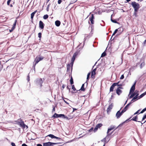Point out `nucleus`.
Here are the masks:
<instances>
[{
	"instance_id": "f257e3e1",
	"label": "nucleus",
	"mask_w": 146,
	"mask_h": 146,
	"mask_svg": "<svg viewBox=\"0 0 146 146\" xmlns=\"http://www.w3.org/2000/svg\"><path fill=\"white\" fill-rule=\"evenodd\" d=\"M93 29V28H88L87 30L86 33H88L89 32H90V33L88 35L86 34L84 35L85 37L84 39V42L85 41L86 39L90 38L92 36L93 34V30H94Z\"/></svg>"
},
{
	"instance_id": "f03ea898",
	"label": "nucleus",
	"mask_w": 146,
	"mask_h": 146,
	"mask_svg": "<svg viewBox=\"0 0 146 146\" xmlns=\"http://www.w3.org/2000/svg\"><path fill=\"white\" fill-rule=\"evenodd\" d=\"M131 4L134 9V11L138 10L140 7V5L139 3H137L135 1L132 2Z\"/></svg>"
},
{
	"instance_id": "7ed1b4c3",
	"label": "nucleus",
	"mask_w": 146,
	"mask_h": 146,
	"mask_svg": "<svg viewBox=\"0 0 146 146\" xmlns=\"http://www.w3.org/2000/svg\"><path fill=\"white\" fill-rule=\"evenodd\" d=\"M43 82V80H42L41 78H37L35 81L36 84L37 86H39L40 87L42 86Z\"/></svg>"
},
{
	"instance_id": "20e7f679",
	"label": "nucleus",
	"mask_w": 146,
	"mask_h": 146,
	"mask_svg": "<svg viewBox=\"0 0 146 146\" xmlns=\"http://www.w3.org/2000/svg\"><path fill=\"white\" fill-rule=\"evenodd\" d=\"M17 124L19 125L22 128L24 129L26 125L25 124L24 122L22 119L20 120V121H17Z\"/></svg>"
},
{
	"instance_id": "39448f33",
	"label": "nucleus",
	"mask_w": 146,
	"mask_h": 146,
	"mask_svg": "<svg viewBox=\"0 0 146 146\" xmlns=\"http://www.w3.org/2000/svg\"><path fill=\"white\" fill-rule=\"evenodd\" d=\"M121 108L120 109V110L118 111L115 115V116L116 117V118L117 119H119V118L123 114V111H121V112H120V110H121Z\"/></svg>"
},
{
	"instance_id": "423d86ee",
	"label": "nucleus",
	"mask_w": 146,
	"mask_h": 146,
	"mask_svg": "<svg viewBox=\"0 0 146 146\" xmlns=\"http://www.w3.org/2000/svg\"><path fill=\"white\" fill-rule=\"evenodd\" d=\"M63 114H58L56 113H55L52 116V118L53 119L58 118V117L62 118Z\"/></svg>"
},
{
	"instance_id": "0eeeda50",
	"label": "nucleus",
	"mask_w": 146,
	"mask_h": 146,
	"mask_svg": "<svg viewBox=\"0 0 146 146\" xmlns=\"http://www.w3.org/2000/svg\"><path fill=\"white\" fill-rule=\"evenodd\" d=\"M134 30H137V32L142 33L145 31V28H135Z\"/></svg>"
},
{
	"instance_id": "6e6552de",
	"label": "nucleus",
	"mask_w": 146,
	"mask_h": 146,
	"mask_svg": "<svg viewBox=\"0 0 146 146\" xmlns=\"http://www.w3.org/2000/svg\"><path fill=\"white\" fill-rule=\"evenodd\" d=\"M99 64H98L97 66V67L95 69H94L92 71V73H91V78H95V75L96 74V70L97 68L98 67V66H99Z\"/></svg>"
},
{
	"instance_id": "1a4fd4ad",
	"label": "nucleus",
	"mask_w": 146,
	"mask_h": 146,
	"mask_svg": "<svg viewBox=\"0 0 146 146\" xmlns=\"http://www.w3.org/2000/svg\"><path fill=\"white\" fill-rule=\"evenodd\" d=\"M117 84V83H114L112 84L110 87V92H113V91L114 87L116 86Z\"/></svg>"
},
{
	"instance_id": "9d476101",
	"label": "nucleus",
	"mask_w": 146,
	"mask_h": 146,
	"mask_svg": "<svg viewBox=\"0 0 146 146\" xmlns=\"http://www.w3.org/2000/svg\"><path fill=\"white\" fill-rule=\"evenodd\" d=\"M53 146V143L48 142L43 143V146Z\"/></svg>"
},
{
	"instance_id": "9b49d317",
	"label": "nucleus",
	"mask_w": 146,
	"mask_h": 146,
	"mask_svg": "<svg viewBox=\"0 0 146 146\" xmlns=\"http://www.w3.org/2000/svg\"><path fill=\"white\" fill-rule=\"evenodd\" d=\"M115 128V125H111L110 126V128L108 129L107 132V134H108L111 130L114 129Z\"/></svg>"
},
{
	"instance_id": "f8f14e48",
	"label": "nucleus",
	"mask_w": 146,
	"mask_h": 146,
	"mask_svg": "<svg viewBox=\"0 0 146 146\" xmlns=\"http://www.w3.org/2000/svg\"><path fill=\"white\" fill-rule=\"evenodd\" d=\"M79 52V51H77L74 54L72 58V60H75L76 57L77 56Z\"/></svg>"
},
{
	"instance_id": "ddd939ff",
	"label": "nucleus",
	"mask_w": 146,
	"mask_h": 146,
	"mask_svg": "<svg viewBox=\"0 0 146 146\" xmlns=\"http://www.w3.org/2000/svg\"><path fill=\"white\" fill-rule=\"evenodd\" d=\"M113 106V103H111V104L109 106L107 109V112L108 113L112 108Z\"/></svg>"
},
{
	"instance_id": "4468645a",
	"label": "nucleus",
	"mask_w": 146,
	"mask_h": 146,
	"mask_svg": "<svg viewBox=\"0 0 146 146\" xmlns=\"http://www.w3.org/2000/svg\"><path fill=\"white\" fill-rule=\"evenodd\" d=\"M130 105V104H128L127 105L124 107V109L122 110L123 112L124 113L126 111L128 108L129 106Z\"/></svg>"
},
{
	"instance_id": "2eb2a0df",
	"label": "nucleus",
	"mask_w": 146,
	"mask_h": 146,
	"mask_svg": "<svg viewBox=\"0 0 146 146\" xmlns=\"http://www.w3.org/2000/svg\"><path fill=\"white\" fill-rule=\"evenodd\" d=\"M94 15L92 14L91 17L90 18V20L92 24H93L94 23Z\"/></svg>"
},
{
	"instance_id": "dca6fc26",
	"label": "nucleus",
	"mask_w": 146,
	"mask_h": 146,
	"mask_svg": "<svg viewBox=\"0 0 146 146\" xmlns=\"http://www.w3.org/2000/svg\"><path fill=\"white\" fill-rule=\"evenodd\" d=\"M137 119H138L137 115H136L135 116L133 117L130 120V121L133 120V121H134L138 122H141V121H137Z\"/></svg>"
},
{
	"instance_id": "f3484780",
	"label": "nucleus",
	"mask_w": 146,
	"mask_h": 146,
	"mask_svg": "<svg viewBox=\"0 0 146 146\" xmlns=\"http://www.w3.org/2000/svg\"><path fill=\"white\" fill-rule=\"evenodd\" d=\"M135 87L133 86H131L129 92V94H131V93H132L134 92L135 90Z\"/></svg>"
},
{
	"instance_id": "a211bd4d",
	"label": "nucleus",
	"mask_w": 146,
	"mask_h": 146,
	"mask_svg": "<svg viewBox=\"0 0 146 146\" xmlns=\"http://www.w3.org/2000/svg\"><path fill=\"white\" fill-rule=\"evenodd\" d=\"M138 98L136 97V96H134L133 97L132 99L131 100V102L129 103V104H130V105L134 101H135L137 100V99Z\"/></svg>"
},
{
	"instance_id": "6ab92c4d",
	"label": "nucleus",
	"mask_w": 146,
	"mask_h": 146,
	"mask_svg": "<svg viewBox=\"0 0 146 146\" xmlns=\"http://www.w3.org/2000/svg\"><path fill=\"white\" fill-rule=\"evenodd\" d=\"M122 91L120 89L117 88L116 90V93L118 95H119L122 92Z\"/></svg>"
},
{
	"instance_id": "aec40b11",
	"label": "nucleus",
	"mask_w": 146,
	"mask_h": 146,
	"mask_svg": "<svg viewBox=\"0 0 146 146\" xmlns=\"http://www.w3.org/2000/svg\"><path fill=\"white\" fill-rule=\"evenodd\" d=\"M134 94H135V96H136V97L138 98V96L139 95V91L137 90H135V92H133Z\"/></svg>"
},
{
	"instance_id": "412c9836",
	"label": "nucleus",
	"mask_w": 146,
	"mask_h": 146,
	"mask_svg": "<svg viewBox=\"0 0 146 146\" xmlns=\"http://www.w3.org/2000/svg\"><path fill=\"white\" fill-rule=\"evenodd\" d=\"M44 24L43 23V22L41 21H39V27H44Z\"/></svg>"
},
{
	"instance_id": "4be33fe9",
	"label": "nucleus",
	"mask_w": 146,
	"mask_h": 146,
	"mask_svg": "<svg viewBox=\"0 0 146 146\" xmlns=\"http://www.w3.org/2000/svg\"><path fill=\"white\" fill-rule=\"evenodd\" d=\"M37 12V10L35 11L34 12L32 13L31 14V19L32 20H33L34 16L36 13Z\"/></svg>"
},
{
	"instance_id": "5701e85b",
	"label": "nucleus",
	"mask_w": 146,
	"mask_h": 146,
	"mask_svg": "<svg viewBox=\"0 0 146 146\" xmlns=\"http://www.w3.org/2000/svg\"><path fill=\"white\" fill-rule=\"evenodd\" d=\"M60 24V22L59 20H56L55 22V25L57 27H59Z\"/></svg>"
},
{
	"instance_id": "b1692460",
	"label": "nucleus",
	"mask_w": 146,
	"mask_h": 146,
	"mask_svg": "<svg viewBox=\"0 0 146 146\" xmlns=\"http://www.w3.org/2000/svg\"><path fill=\"white\" fill-rule=\"evenodd\" d=\"M85 83L82 84L80 89L78 91L81 90V91H84L85 90V88H84V84Z\"/></svg>"
},
{
	"instance_id": "393cba45",
	"label": "nucleus",
	"mask_w": 146,
	"mask_h": 146,
	"mask_svg": "<svg viewBox=\"0 0 146 146\" xmlns=\"http://www.w3.org/2000/svg\"><path fill=\"white\" fill-rule=\"evenodd\" d=\"M38 59V58L37 57H36L35 58L34 62L35 64H36L40 61V60H39Z\"/></svg>"
},
{
	"instance_id": "a878e982",
	"label": "nucleus",
	"mask_w": 146,
	"mask_h": 146,
	"mask_svg": "<svg viewBox=\"0 0 146 146\" xmlns=\"http://www.w3.org/2000/svg\"><path fill=\"white\" fill-rule=\"evenodd\" d=\"M119 31H118V34L120 35L123 31V28H118Z\"/></svg>"
},
{
	"instance_id": "bb28decb",
	"label": "nucleus",
	"mask_w": 146,
	"mask_h": 146,
	"mask_svg": "<svg viewBox=\"0 0 146 146\" xmlns=\"http://www.w3.org/2000/svg\"><path fill=\"white\" fill-rule=\"evenodd\" d=\"M3 33L4 35H7L9 34V29H7L5 30H3Z\"/></svg>"
},
{
	"instance_id": "cd10ccee",
	"label": "nucleus",
	"mask_w": 146,
	"mask_h": 146,
	"mask_svg": "<svg viewBox=\"0 0 146 146\" xmlns=\"http://www.w3.org/2000/svg\"><path fill=\"white\" fill-rule=\"evenodd\" d=\"M71 66L70 64H68L67 65V72L70 71V69Z\"/></svg>"
},
{
	"instance_id": "c85d7f7f",
	"label": "nucleus",
	"mask_w": 146,
	"mask_h": 146,
	"mask_svg": "<svg viewBox=\"0 0 146 146\" xmlns=\"http://www.w3.org/2000/svg\"><path fill=\"white\" fill-rule=\"evenodd\" d=\"M74 60H72V59H71V62L69 64H70V65H71V72H72V71L73 66V64H74Z\"/></svg>"
},
{
	"instance_id": "c756f323",
	"label": "nucleus",
	"mask_w": 146,
	"mask_h": 146,
	"mask_svg": "<svg viewBox=\"0 0 146 146\" xmlns=\"http://www.w3.org/2000/svg\"><path fill=\"white\" fill-rule=\"evenodd\" d=\"M48 136L50 137L52 139L55 138V136L54 135L52 134H50L48 135L46 137Z\"/></svg>"
},
{
	"instance_id": "7c9ffc66",
	"label": "nucleus",
	"mask_w": 146,
	"mask_h": 146,
	"mask_svg": "<svg viewBox=\"0 0 146 146\" xmlns=\"http://www.w3.org/2000/svg\"><path fill=\"white\" fill-rule=\"evenodd\" d=\"M111 21L113 23H118V22H117V21L116 20V19H112V17H111Z\"/></svg>"
},
{
	"instance_id": "2f4dec72",
	"label": "nucleus",
	"mask_w": 146,
	"mask_h": 146,
	"mask_svg": "<svg viewBox=\"0 0 146 146\" xmlns=\"http://www.w3.org/2000/svg\"><path fill=\"white\" fill-rule=\"evenodd\" d=\"M62 116V118L63 119H66L67 120H69L70 119V118H69L68 117L66 116L64 114H63Z\"/></svg>"
},
{
	"instance_id": "473e14b6",
	"label": "nucleus",
	"mask_w": 146,
	"mask_h": 146,
	"mask_svg": "<svg viewBox=\"0 0 146 146\" xmlns=\"http://www.w3.org/2000/svg\"><path fill=\"white\" fill-rule=\"evenodd\" d=\"M70 83L71 85L73 84H74L73 79L72 76H71L70 77Z\"/></svg>"
},
{
	"instance_id": "72a5a7b5",
	"label": "nucleus",
	"mask_w": 146,
	"mask_h": 146,
	"mask_svg": "<svg viewBox=\"0 0 146 146\" xmlns=\"http://www.w3.org/2000/svg\"><path fill=\"white\" fill-rule=\"evenodd\" d=\"M145 95H144V94L143 93V94H141L139 96H138V97L137 98V99L136 100H138L139 99H140L141 98H142Z\"/></svg>"
},
{
	"instance_id": "f704fd0d",
	"label": "nucleus",
	"mask_w": 146,
	"mask_h": 146,
	"mask_svg": "<svg viewBox=\"0 0 146 146\" xmlns=\"http://www.w3.org/2000/svg\"><path fill=\"white\" fill-rule=\"evenodd\" d=\"M106 55V53L105 52V51L103 52L101 54V57H103L105 56Z\"/></svg>"
},
{
	"instance_id": "c9c22d12",
	"label": "nucleus",
	"mask_w": 146,
	"mask_h": 146,
	"mask_svg": "<svg viewBox=\"0 0 146 146\" xmlns=\"http://www.w3.org/2000/svg\"><path fill=\"white\" fill-rule=\"evenodd\" d=\"M138 10H136V11H134L133 15L135 17H137V12L138 11Z\"/></svg>"
},
{
	"instance_id": "e433bc0d",
	"label": "nucleus",
	"mask_w": 146,
	"mask_h": 146,
	"mask_svg": "<svg viewBox=\"0 0 146 146\" xmlns=\"http://www.w3.org/2000/svg\"><path fill=\"white\" fill-rule=\"evenodd\" d=\"M17 20H15L14 22V23L13 25V27H15L17 23Z\"/></svg>"
},
{
	"instance_id": "4c0bfd02",
	"label": "nucleus",
	"mask_w": 146,
	"mask_h": 146,
	"mask_svg": "<svg viewBox=\"0 0 146 146\" xmlns=\"http://www.w3.org/2000/svg\"><path fill=\"white\" fill-rule=\"evenodd\" d=\"M48 15H44L43 17V18L44 19H46L48 18Z\"/></svg>"
},
{
	"instance_id": "58836bf2",
	"label": "nucleus",
	"mask_w": 146,
	"mask_h": 146,
	"mask_svg": "<svg viewBox=\"0 0 146 146\" xmlns=\"http://www.w3.org/2000/svg\"><path fill=\"white\" fill-rule=\"evenodd\" d=\"M91 74L90 72H89L87 75V81L90 78V75Z\"/></svg>"
},
{
	"instance_id": "ea45409f",
	"label": "nucleus",
	"mask_w": 146,
	"mask_h": 146,
	"mask_svg": "<svg viewBox=\"0 0 146 146\" xmlns=\"http://www.w3.org/2000/svg\"><path fill=\"white\" fill-rule=\"evenodd\" d=\"M133 116V115L131 116V117H130V118H129L128 119H127L125 121L123 122V123H127L129 121V120Z\"/></svg>"
},
{
	"instance_id": "a19ab883",
	"label": "nucleus",
	"mask_w": 146,
	"mask_h": 146,
	"mask_svg": "<svg viewBox=\"0 0 146 146\" xmlns=\"http://www.w3.org/2000/svg\"><path fill=\"white\" fill-rule=\"evenodd\" d=\"M102 125V124L101 123L98 124L96 126L98 127V128H100Z\"/></svg>"
},
{
	"instance_id": "79ce46f5",
	"label": "nucleus",
	"mask_w": 146,
	"mask_h": 146,
	"mask_svg": "<svg viewBox=\"0 0 146 146\" xmlns=\"http://www.w3.org/2000/svg\"><path fill=\"white\" fill-rule=\"evenodd\" d=\"M72 85V89L74 91H75L76 90V88H75L74 87V85Z\"/></svg>"
},
{
	"instance_id": "37998d69",
	"label": "nucleus",
	"mask_w": 146,
	"mask_h": 146,
	"mask_svg": "<svg viewBox=\"0 0 146 146\" xmlns=\"http://www.w3.org/2000/svg\"><path fill=\"white\" fill-rule=\"evenodd\" d=\"M146 111V107L143 109L139 113H142Z\"/></svg>"
},
{
	"instance_id": "c03bdc74",
	"label": "nucleus",
	"mask_w": 146,
	"mask_h": 146,
	"mask_svg": "<svg viewBox=\"0 0 146 146\" xmlns=\"http://www.w3.org/2000/svg\"><path fill=\"white\" fill-rule=\"evenodd\" d=\"M124 123L123 122H122V123H121L116 128H115V129H117V128H118L119 127H121L122 125H123L124 124Z\"/></svg>"
},
{
	"instance_id": "a18cd8bd",
	"label": "nucleus",
	"mask_w": 146,
	"mask_h": 146,
	"mask_svg": "<svg viewBox=\"0 0 146 146\" xmlns=\"http://www.w3.org/2000/svg\"><path fill=\"white\" fill-rule=\"evenodd\" d=\"M145 65V63L144 62H142L140 65V66L141 68L143 66H144Z\"/></svg>"
},
{
	"instance_id": "49530a36",
	"label": "nucleus",
	"mask_w": 146,
	"mask_h": 146,
	"mask_svg": "<svg viewBox=\"0 0 146 146\" xmlns=\"http://www.w3.org/2000/svg\"><path fill=\"white\" fill-rule=\"evenodd\" d=\"M119 81L117 83H117V84L116 86H118L121 87L122 86V85L121 84H119Z\"/></svg>"
},
{
	"instance_id": "de8ad7c7",
	"label": "nucleus",
	"mask_w": 146,
	"mask_h": 146,
	"mask_svg": "<svg viewBox=\"0 0 146 146\" xmlns=\"http://www.w3.org/2000/svg\"><path fill=\"white\" fill-rule=\"evenodd\" d=\"M132 94H131V95H130V96L129 97V98L130 99H131V98H132L133 97L135 96V94H134L133 93Z\"/></svg>"
},
{
	"instance_id": "09e8293b",
	"label": "nucleus",
	"mask_w": 146,
	"mask_h": 146,
	"mask_svg": "<svg viewBox=\"0 0 146 146\" xmlns=\"http://www.w3.org/2000/svg\"><path fill=\"white\" fill-rule=\"evenodd\" d=\"M62 143H53V145H59L60 144H62Z\"/></svg>"
},
{
	"instance_id": "8fccbe9b",
	"label": "nucleus",
	"mask_w": 146,
	"mask_h": 146,
	"mask_svg": "<svg viewBox=\"0 0 146 146\" xmlns=\"http://www.w3.org/2000/svg\"><path fill=\"white\" fill-rule=\"evenodd\" d=\"M98 127H97L96 126L94 129V132H96L98 130Z\"/></svg>"
},
{
	"instance_id": "3c124183",
	"label": "nucleus",
	"mask_w": 146,
	"mask_h": 146,
	"mask_svg": "<svg viewBox=\"0 0 146 146\" xmlns=\"http://www.w3.org/2000/svg\"><path fill=\"white\" fill-rule=\"evenodd\" d=\"M50 5V4L49 3L47 6V7L46 8V11H49V7Z\"/></svg>"
},
{
	"instance_id": "603ef678",
	"label": "nucleus",
	"mask_w": 146,
	"mask_h": 146,
	"mask_svg": "<svg viewBox=\"0 0 146 146\" xmlns=\"http://www.w3.org/2000/svg\"><path fill=\"white\" fill-rule=\"evenodd\" d=\"M140 110H137L136 112L133 115H136V114H137L138 113H139V111H140Z\"/></svg>"
},
{
	"instance_id": "864d4df0",
	"label": "nucleus",
	"mask_w": 146,
	"mask_h": 146,
	"mask_svg": "<svg viewBox=\"0 0 146 146\" xmlns=\"http://www.w3.org/2000/svg\"><path fill=\"white\" fill-rule=\"evenodd\" d=\"M113 132V131H112L110 133H108V134H107V135L106 136V137H108V136H110L112 134Z\"/></svg>"
},
{
	"instance_id": "5fc2aeb1",
	"label": "nucleus",
	"mask_w": 146,
	"mask_h": 146,
	"mask_svg": "<svg viewBox=\"0 0 146 146\" xmlns=\"http://www.w3.org/2000/svg\"><path fill=\"white\" fill-rule=\"evenodd\" d=\"M38 59L39 60H40V61L41 60H42L44 58V57H38Z\"/></svg>"
},
{
	"instance_id": "6e6d98bb",
	"label": "nucleus",
	"mask_w": 146,
	"mask_h": 146,
	"mask_svg": "<svg viewBox=\"0 0 146 146\" xmlns=\"http://www.w3.org/2000/svg\"><path fill=\"white\" fill-rule=\"evenodd\" d=\"M55 138L57 139H58V140H59V141H60L61 140H62V139L61 138L58 137L56 136H55Z\"/></svg>"
},
{
	"instance_id": "4d7b16f0",
	"label": "nucleus",
	"mask_w": 146,
	"mask_h": 146,
	"mask_svg": "<svg viewBox=\"0 0 146 146\" xmlns=\"http://www.w3.org/2000/svg\"><path fill=\"white\" fill-rule=\"evenodd\" d=\"M38 37L40 38L41 37L42 34L41 33H39L38 34Z\"/></svg>"
},
{
	"instance_id": "13d9d810",
	"label": "nucleus",
	"mask_w": 146,
	"mask_h": 146,
	"mask_svg": "<svg viewBox=\"0 0 146 146\" xmlns=\"http://www.w3.org/2000/svg\"><path fill=\"white\" fill-rule=\"evenodd\" d=\"M113 97V95L111 96V97L110 98V100L109 101V102L110 103L111 102V100L112 99Z\"/></svg>"
},
{
	"instance_id": "bf43d9fd",
	"label": "nucleus",
	"mask_w": 146,
	"mask_h": 146,
	"mask_svg": "<svg viewBox=\"0 0 146 146\" xmlns=\"http://www.w3.org/2000/svg\"><path fill=\"white\" fill-rule=\"evenodd\" d=\"M27 80L28 81V82H29L30 80V76H29V74L27 76Z\"/></svg>"
},
{
	"instance_id": "052dcab7",
	"label": "nucleus",
	"mask_w": 146,
	"mask_h": 146,
	"mask_svg": "<svg viewBox=\"0 0 146 146\" xmlns=\"http://www.w3.org/2000/svg\"><path fill=\"white\" fill-rule=\"evenodd\" d=\"M36 64H35L34 63V62L33 63V68L34 71H35V66Z\"/></svg>"
},
{
	"instance_id": "680f3d73",
	"label": "nucleus",
	"mask_w": 146,
	"mask_h": 146,
	"mask_svg": "<svg viewBox=\"0 0 146 146\" xmlns=\"http://www.w3.org/2000/svg\"><path fill=\"white\" fill-rule=\"evenodd\" d=\"M93 130V127H92L88 130V132H92Z\"/></svg>"
},
{
	"instance_id": "e2e57ef3",
	"label": "nucleus",
	"mask_w": 146,
	"mask_h": 146,
	"mask_svg": "<svg viewBox=\"0 0 146 146\" xmlns=\"http://www.w3.org/2000/svg\"><path fill=\"white\" fill-rule=\"evenodd\" d=\"M53 109L52 110V113H53L55 111V107L54 106H53Z\"/></svg>"
},
{
	"instance_id": "0e129e2a",
	"label": "nucleus",
	"mask_w": 146,
	"mask_h": 146,
	"mask_svg": "<svg viewBox=\"0 0 146 146\" xmlns=\"http://www.w3.org/2000/svg\"><path fill=\"white\" fill-rule=\"evenodd\" d=\"M124 78V76L123 74H122L121 75L120 77V79L121 80L123 79Z\"/></svg>"
},
{
	"instance_id": "69168bd1",
	"label": "nucleus",
	"mask_w": 146,
	"mask_h": 146,
	"mask_svg": "<svg viewBox=\"0 0 146 146\" xmlns=\"http://www.w3.org/2000/svg\"><path fill=\"white\" fill-rule=\"evenodd\" d=\"M15 29V28H11V30H9V32H11L13 31Z\"/></svg>"
},
{
	"instance_id": "338daca9",
	"label": "nucleus",
	"mask_w": 146,
	"mask_h": 146,
	"mask_svg": "<svg viewBox=\"0 0 146 146\" xmlns=\"http://www.w3.org/2000/svg\"><path fill=\"white\" fill-rule=\"evenodd\" d=\"M145 7H142V8L139 11L140 12H142L144 9Z\"/></svg>"
},
{
	"instance_id": "774afa93",
	"label": "nucleus",
	"mask_w": 146,
	"mask_h": 146,
	"mask_svg": "<svg viewBox=\"0 0 146 146\" xmlns=\"http://www.w3.org/2000/svg\"><path fill=\"white\" fill-rule=\"evenodd\" d=\"M11 145L12 146H16L15 144L13 142H12L11 143Z\"/></svg>"
}]
</instances>
